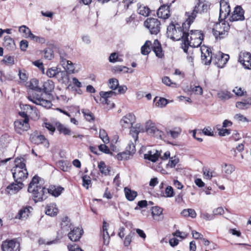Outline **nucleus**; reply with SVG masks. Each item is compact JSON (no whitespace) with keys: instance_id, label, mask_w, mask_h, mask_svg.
Returning a JSON list of instances; mask_svg holds the SVG:
<instances>
[{"instance_id":"1","label":"nucleus","mask_w":251,"mask_h":251,"mask_svg":"<svg viewBox=\"0 0 251 251\" xmlns=\"http://www.w3.org/2000/svg\"><path fill=\"white\" fill-rule=\"evenodd\" d=\"M41 181L40 178L35 176L28 186V192L31 193L33 200L35 202L45 200L48 193L54 197H58L64 190L63 187L55 186H51L49 189H46L42 185Z\"/></svg>"},{"instance_id":"2","label":"nucleus","mask_w":251,"mask_h":251,"mask_svg":"<svg viewBox=\"0 0 251 251\" xmlns=\"http://www.w3.org/2000/svg\"><path fill=\"white\" fill-rule=\"evenodd\" d=\"M146 131L147 133L157 139H162L164 138V134L163 131L159 130L156 126L155 123L151 120L146 122L145 127L141 124L138 123L132 127L130 129L129 135L132 136L133 141L136 143L138 139V134L140 132Z\"/></svg>"},{"instance_id":"3","label":"nucleus","mask_w":251,"mask_h":251,"mask_svg":"<svg viewBox=\"0 0 251 251\" xmlns=\"http://www.w3.org/2000/svg\"><path fill=\"white\" fill-rule=\"evenodd\" d=\"M203 39V33L200 30H192L190 33L187 31L184 38V42L182 43L181 48L187 53L189 47H198L201 44Z\"/></svg>"},{"instance_id":"4","label":"nucleus","mask_w":251,"mask_h":251,"mask_svg":"<svg viewBox=\"0 0 251 251\" xmlns=\"http://www.w3.org/2000/svg\"><path fill=\"white\" fill-rule=\"evenodd\" d=\"M210 2L207 0H196V3L192 10L185 13L186 25L192 24L198 14L206 13L210 9Z\"/></svg>"},{"instance_id":"5","label":"nucleus","mask_w":251,"mask_h":251,"mask_svg":"<svg viewBox=\"0 0 251 251\" xmlns=\"http://www.w3.org/2000/svg\"><path fill=\"white\" fill-rule=\"evenodd\" d=\"M186 21L183 23L182 27L179 25L176 24H170L167 28V35L168 38H170L174 41L182 40V43L184 42V38L186 36V32L188 31L190 25H186Z\"/></svg>"},{"instance_id":"6","label":"nucleus","mask_w":251,"mask_h":251,"mask_svg":"<svg viewBox=\"0 0 251 251\" xmlns=\"http://www.w3.org/2000/svg\"><path fill=\"white\" fill-rule=\"evenodd\" d=\"M11 171L15 181L23 182V181L27 177L28 175L25 164L24 162V159L16 158L15 167L11 170Z\"/></svg>"},{"instance_id":"7","label":"nucleus","mask_w":251,"mask_h":251,"mask_svg":"<svg viewBox=\"0 0 251 251\" xmlns=\"http://www.w3.org/2000/svg\"><path fill=\"white\" fill-rule=\"evenodd\" d=\"M229 28L228 23L225 21L216 23L213 29V34L216 38H224L228 35Z\"/></svg>"},{"instance_id":"8","label":"nucleus","mask_w":251,"mask_h":251,"mask_svg":"<svg viewBox=\"0 0 251 251\" xmlns=\"http://www.w3.org/2000/svg\"><path fill=\"white\" fill-rule=\"evenodd\" d=\"M27 99L33 103L42 106L44 107L49 108L51 105L52 103L50 100H47L43 97V95H40L34 92L32 94H29L27 96Z\"/></svg>"},{"instance_id":"9","label":"nucleus","mask_w":251,"mask_h":251,"mask_svg":"<svg viewBox=\"0 0 251 251\" xmlns=\"http://www.w3.org/2000/svg\"><path fill=\"white\" fill-rule=\"evenodd\" d=\"M144 25L147 28L151 34L156 35L160 30V22L156 18H148L144 22Z\"/></svg>"},{"instance_id":"10","label":"nucleus","mask_w":251,"mask_h":251,"mask_svg":"<svg viewBox=\"0 0 251 251\" xmlns=\"http://www.w3.org/2000/svg\"><path fill=\"white\" fill-rule=\"evenodd\" d=\"M28 118L25 119H19L15 121L14 126L16 132L22 134L24 132L27 131L30 128Z\"/></svg>"},{"instance_id":"11","label":"nucleus","mask_w":251,"mask_h":251,"mask_svg":"<svg viewBox=\"0 0 251 251\" xmlns=\"http://www.w3.org/2000/svg\"><path fill=\"white\" fill-rule=\"evenodd\" d=\"M20 244L15 239L3 241L1 245L2 251H20Z\"/></svg>"},{"instance_id":"12","label":"nucleus","mask_w":251,"mask_h":251,"mask_svg":"<svg viewBox=\"0 0 251 251\" xmlns=\"http://www.w3.org/2000/svg\"><path fill=\"white\" fill-rule=\"evenodd\" d=\"M135 117L134 115L131 113H128L124 116L120 120V125L123 129L129 128L131 129L133 123L135 122Z\"/></svg>"},{"instance_id":"13","label":"nucleus","mask_w":251,"mask_h":251,"mask_svg":"<svg viewBox=\"0 0 251 251\" xmlns=\"http://www.w3.org/2000/svg\"><path fill=\"white\" fill-rule=\"evenodd\" d=\"M201 57L202 63L205 65H209L212 59V52L210 51V49L206 46H203L201 48Z\"/></svg>"},{"instance_id":"14","label":"nucleus","mask_w":251,"mask_h":251,"mask_svg":"<svg viewBox=\"0 0 251 251\" xmlns=\"http://www.w3.org/2000/svg\"><path fill=\"white\" fill-rule=\"evenodd\" d=\"M239 61L247 69L251 68V54L249 52H241L239 55Z\"/></svg>"},{"instance_id":"15","label":"nucleus","mask_w":251,"mask_h":251,"mask_svg":"<svg viewBox=\"0 0 251 251\" xmlns=\"http://www.w3.org/2000/svg\"><path fill=\"white\" fill-rule=\"evenodd\" d=\"M229 58L228 54L219 52L215 56V63L217 64L218 67L222 68L226 64Z\"/></svg>"},{"instance_id":"16","label":"nucleus","mask_w":251,"mask_h":251,"mask_svg":"<svg viewBox=\"0 0 251 251\" xmlns=\"http://www.w3.org/2000/svg\"><path fill=\"white\" fill-rule=\"evenodd\" d=\"M83 233V230L78 227H73L71 228L70 232L68 234L69 238L73 242L78 241Z\"/></svg>"},{"instance_id":"17","label":"nucleus","mask_w":251,"mask_h":251,"mask_svg":"<svg viewBox=\"0 0 251 251\" xmlns=\"http://www.w3.org/2000/svg\"><path fill=\"white\" fill-rule=\"evenodd\" d=\"M22 108L26 111L28 116L30 117L31 119L34 120L39 119L40 116L36 107L28 104H25L23 105Z\"/></svg>"},{"instance_id":"18","label":"nucleus","mask_w":251,"mask_h":251,"mask_svg":"<svg viewBox=\"0 0 251 251\" xmlns=\"http://www.w3.org/2000/svg\"><path fill=\"white\" fill-rule=\"evenodd\" d=\"M230 12L228 0H221L220 8V17L226 18Z\"/></svg>"},{"instance_id":"19","label":"nucleus","mask_w":251,"mask_h":251,"mask_svg":"<svg viewBox=\"0 0 251 251\" xmlns=\"http://www.w3.org/2000/svg\"><path fill=\"white\" fill-rule=\"evenodd\" d=\"M30 139L31 142L35 144H44L45 146L49 147V143L43 135H39L37 133L32 134L30 135Z\"/></svg>"},{"instance_id":"20","label":"nucleus","mask_w":251,"mask_h":251,"mask_svg":"<svg viewBox=\"0 0 251 251\" xmlns=\"http://www.w3.org/2000/svg\"><path fill=\"white\" fill-rule=\"evenodd\" d=\"M245 19L244 17V11L240 6H236L234 10V11L230 17V21H243Z\"/></svg>"},{"instance_id":"21","label":"nucleus","mask_w":251,"mask_h":251,"mask_svg":"<svg viewBox=\"0 0 251 251\" xmlns=\"http://www.w3.org/2000/svg\"><path fill=\"white\" fill-rule=\"evenodd\" d=\"M170 5H163L158 9L157 14L159 18L163 19H168L170 16Z\"/></svg>"},{"instance_id":"22","label":"nucleus","mask_w":251,"mask_h":251,"mask_svg":"<svg viewBox=\"0 0 251 251\" xmlns=\"http://www.w3.org/2000/svg\"><path fill=\"white\" fill-rule=\"evenodd\" d=\"M16 183H13L9 185L6 189V191L10 195H12L18 192L22 189L23 183L20 181H15Z\"/></svg>"},{"instance_id":"23","label":"nucleus","mask_w":251,"mask_h":251,"mask_svg":"<svg viewBox=\"0 0 251 251\" xmlns=\"http://www.w3.org/2000/svg\"><path fill=\"white\" fill-rule=\"evenodd\" d=\"M160 155V152L155 150L149 151L147 153L144 154V158L146 159L151 160L153 162H155L158 160L159 156Z\"/></svg>"},{"instance_id":"24","label":"nucleus","mask_w":251,"mask_h":251,"mask_svg":"<svg viewBox=\"0 0 251 251\" xmlns=\"http://www.w3.org/2000/svg\"><path fill=\"white\" fill-rule=\"evenodd\" d=\"M30 209H32L31 207H24L22 208L15 216V218L22 220H26L29 217L30 213Z\"/></svg>"},{"instance_id":"25","label":"nucleus","mask_w":251,"mask_h":251,"mask_svg":"<svg viewBox=\"0 0 251 251\" xmlns=\"http://www.w3.org/2000/svg\"><path fill=\"white\" fill-rule=\"evenodd\" d=\"M54 88V82L51 80H48L43 83L42 91L46 94L50 95Z\"/></svg>"},{"instance_id":"26","label":"nucleus","mask_w":251,"mask_h":251,"mask_svg":"<svg viewBox=\"0 0 251 251\" xmlns=\"http://www.w3.org/2000/svg\"><path fill=\"white\" fill-rule=\"evenodd\" d=\"M108 226V224H107L105 221H103L102 236L103 244L105 245H107L109 244L110 241V236L107 231Z\"/></svg>"},{"instance_id":"27","label":"nucleus","mask_w":251,"mask_h":251,"mask_svg":"<svg viewBox=\"0 0 251 251\" xmlns=\"http://www.w3.org/2000/svg\"><path fill=\"white\" fill-rule=\"evenodd\" d=\"M100 95L101 97L100 101L103 104H108V99L112 96H115L116 93L114 91L111 90L108 92L101 91L100 93Z\"/></svg>"},{"instance_id":"28","label":"nucleus","mask_w":251,"mask_h":251,"mask_svg":"<svg viewBox=\"0 0 251 251\" xmlns=\"http://www.w3.org/2000/svg\"><path fill=\"white\" fill-rule=\"evenodd\" d=\"M163 209L158 206H153L151 208V214L153 219L156 221H160L162 220L163 218H160V216L162 214Z\"/></svg>"},{"instance_id":"29","label":"nucleus","mask_w":251,"mask_h":251,"mask_svg":"<svg viewBox=\"0 0 251 251\" xmlns=\"http://www.w3.org/2000/svg\"><path fill=\"white\" fill-rule=\"evenodd\" d=\"M56 79L62 83L67 84L69 82L68 73L66 71H59Z\"/></svg>"},{"instance_id":"30","label":"nucleus","mask_w":251,"mask_h":251,"mask_svg":"<svg viewBox=\"0 0 251 251\" xmlns=\"http://www.w3.org/2000/svg\"><path fill=\"white\" fill-rule=\"evenodd\" d=\"M58 212V208L56 207V205L54 203H50L46 207V214L50 216H54L57 215Z\"/></svg>"},{"instance_id":"31","label":"nucleus","mask_w":251,"mask_h":251,"mask_svg":"<svg viewBox=\"0 0 251 251\" xmlns=\"http://www.w3.org/2000/svg\"><path fill=\"white\" fill-rule=\"evenodd\" d=\"M153 50L155 53L156 56L161 58L163 56V53L162 52V49L161 45L157 40H155L153 42Z\"/></svg>"},{"instance_id":"32","label":"nucleus","mask_w":251,"mask_h":251,"mask_svg":"<svg viewBox=\"0 0 251 251\" xmlns=\"http://www.w3.org/2000/svg\"><path fill=\"white\" fill-rule=\"evenodd\" d=\"M181 131L182 129L179 127H175L166 130L167 135H170L174 139L177 138Z\"/></svg>"},{"instance_id":"33","label":"nucleus","mask_w":251,"mask_h":251,"mask_svg":"<svg viewBox=\"0 0 251 251\" xmlns=\"http://www.w3.org/2000/svg\"><path fill=\"white\" fill-rule=\"evenodd\" d=\"M61 227L63 231H67L69 230H71V228L73 227L68 217H64L62 219Z\"/></svg>"},{"instance_id":"34","label":"nucleus","mask_w":251,"mask_h":251,"mask_svg":"<svg viewBox=\"0 0 251 251\" xmlns=\"http://www.w3.org/2000/svg\"><path fill=\"white\" fill-rule=\"evenodd\" d=\"M3 45L8 50H12L15 48L14 41L9 36L4 37Z\"/></svg>"},{"instance_id":"35","label":"nucleus","mask_w":251,"mask_h":251,"mask_svg":"<svg viewBox=\"0 0 251 251\" xmlns=\"http://www.w3.org/2000/svg\"><path fill=\"white\" fill-rule=\"evenodd\" d=\"M124 192L126 198L129 201H133L137 196L136 191L131 190L127 187L125 188Z\"/></svg>"},{"instance_id":"36","label":"nucleus","mask_w":251,"mask_h":251,"mask_svg":"<svg viewBox=\"0 0 251 251\" xmlns=\"http://www.w3.org/2000/svg\"><path fill=\"white\" fill-rule=\"evenodd\" d=\"M137 12L139 14L147 17L149 15L150 10L148 7L138 3L137 4Z\"/></svg>"},{"instance_id":"37","label":"nucleus","mask_w":251,"mask_h":251,"mask_svg":"<svg viewBox=\"0 0 251 251\" xmlns=\"http://www.w3.org/2000/svg\"><path fill=\"white\" fill-rule=\"evenodd\" d=\"M38 84V80L35 78H33L29 81L28 86L30 89L33 90H35L36 92H41L42 91V88L39 87Z\"/></svg>"},{"instance_id":"38","label":"nucleus","mask_w":251,"mask_h":251,"mask_svg":"<svg viewBox=\"0 0 251 251\" xmlns=\"http://www.w3.org/2000/svg\"><path fill=\"white\" fill-rule=\"evenodd\" d=\"M98 168L102 174L106 176L109 174L110 172V167L106 165L103 161H101L98 165Z\"/></svg>"},{"instance_id":"39","label":"nucleus","mask_w":251,"mask_h":251,"mask_svg":"<svg viewBox=\"0 0 251 251\" xmlns=\"http://www.w3.org/2000/svg\"><path fill=\"white\" fill-rule=\"evenodd\" d=\"M181 214L184 217H190L192 218H195L197 216L195 210L191 208L183 210L181 212Z\"/></svg>"},{"instance_id":"40","label":"nucleus","mask_w":251,"mask_h":251,"mask_svg":"<svg viewBox=\"0 0 251 251\" xmlns=\"http://www.w3.org/2000/svg\"><path fill=\"white\" fill-rule=\"evenodd\" d=\"M151 45L152 44L150 41H147L141 48L142 54L143 55L148 54L151 50Z\"/></svg>"},{"instance_id":"41","label":"nucleus","mask_w":251,"mask_h":251,"mask_svg":"<svg viewBox=\"0 0 251 251\" xmlns=\"http://www.w3.org/2000/svg\"><path fill=\"white\" fill-rule=\"evenodd\" d=\"M251 101L249 100V98L244 100V101H238L236 104V106L241 109H246L248 108L251 105Z\"/></svg>"},{"instance_id":"42","label":"nucleus","mask_w":251,"mask_h":251,"mask_svg":"<svg viewBox=\"0 0 251 251\" xmlns=\"http://www.w3.org/2000/svg\"><path fill=\"white\" fill-rule=\"evenodd\" d=\"M19 31L23 33V36L25 38H29L32 34L30 30L25 25H22L19 27Z\"/></svg>"},{"instance_id":"43","label":"nucleus","mask_w":251,"mask_h":251,"mask_svg":"<svg viewBox=\"0 0 251 251\" xmlns=\"http://www.w3.org/2000/svg\"><path fill=\"white\" fill-rule=\"evenodd\" d=\"M57 128L60 133H62L65 135H71V130L69 128L62 124H59L57 126Z\"/></svg>"},{"instance_id":"44","label":"nucleus","mask_w":251,"mask_h":251,"mask_svg":"<svg viewBox=\"0 0 251 251\" xmlns=\"http://www.w3.org/2000/svg\"><path fill=\"white\" fill-rule=\"evenodd\" d=\"M86 120L89 122H93L95 119V117L93 113L88 109H82L81 110Z\"/></svg>"},{"instance_id":"45","label":"nucleus","mask_w":251,"mask_h":251,"mask_svg":"<svg viewBox=\"0 0 251 251\" xmlns=\"http://www.w3.org/2000/svg\"><path fill=\"white\" fill-rule=\"evenodd\" d=\"M132 156L129 152L125 151L118 153L116 155V158L119 160H127L129 159L130 157Z\"/></svg>"},{"instance_id":"46","label":"nucleus","mask_w":251,"mask_h":251,"mask_svg":"<svg viewBox=\"0 0 251 251\" xmlns=\"http://www.w3.org/2000/svg\"><path fill=\"white\" fill-rule=\"evenodd\" d=\"M203 174L204 177L207 179H211L213 177L217 176V174L212 171H210L209 169H203Z\"/></svg>"},{"instance_id":"47","label":"nucleus","mask_w":251,"mask_h":251,"mask_svg":"<svg viewBox=\"0 0 251 251\" xmlns=\"http://www.w3.org/2000/svg\"><path fill=\"white\" fill-rule=\"evenodd\" d=\"M58 72L59 71L57 68L52 67L47 71L46 75L50 77H55L56 78Z\"/></svg>"},{"instance_id":"48","label":"nucleus","mask_w":251,"mask_h":251,"mask_svg":"<svg viewBox=\"0 0 251 251\" xmlns=\"http://www.w3.org/2000/svg\"><path fill=\"white\" fill-rule=\"evenodd\" d=\"M99 135L101 139L104 144H107L109 143V139L105 130L102 129H100Z\"/></svg>"},{"instance_id":"49","label":"nucleus","mask_w":251,"mask_h":251,"mask_svg":"<svg viewBox=\"0 0 251 251\" xmlns=\"http://www.w3.org/2000/svg\"><path fill=\"white\" fill-rule=\"evenodd\" d=\"M154 101H156L155 105L160 107H163L167 104V100L164 98H160L158 100V98L156 97L154 99Z\"/></svg>"},{"instance_id":"50","label":"nucleus","mask_w":251,"mask_h":251,"mask_svg":"<svg viewBox=\"0 0 251 251\" xmlns=\"http://www.w3.org/2000/svg\"><path fill=\"white\" fill-rule=\"evenodd\" d=\"M118 85L119 81L116 78H112L109 80L108 86L110 89L115 90Z\"/></svg>"},{"instance_id":"51","label":"nucleus","mask_w":251,"mask_h":251,"mask_svg":"<svg viewBox=\"0 0 251 251\" xmlns=\"http://www.w3.org/2000/svg\"><path fill=\"white\" fill-rule=\"evenodd\" d=\"M44 57L48 60H51L53 58V52L51 49L47 48L44 50Z\"/></svg>"},{"instance_id":"52","label":"nucleus","mask_w":251,"mask_h":251,"mask_svg":"<svg viewBox=\"0 0 251 251\" xmlns=\"http://www.w3.org/2000/svg\"><path fill=\"white\" fill-rule=\"evenodd\" d=\"M126 151L129 152L131 154H133L135 152L136 149L134 143L130 141L126 147Z\"/></svg>"},{"instance_id":"53","label":"nucleus","mask_w":251,"mask_h":251,"mask_svg":"<svg viewBox=\"0 0 251 251\" xmlns=\"http://www.w3.org/2000/svg\"><path fill=\"white\" fill-rule=\"evenodd\" d=\"M63 68L65 70V71L67 72L68 74H73L75 73V67L71 61H69L67 65L66 64L64 67H63Z\"/></svg>"},{"instance_id":"54","label":"nucleus","mask_w":251,"mask_h":251,"mask_svg":"<svg viewBox=\"0 0 251 251\" xmlns=\"http://www.w3.org/2000/svg\"><path fill=\"white\" fill-rule=\"evenodd\" d=\"M109 61L111 63H115L116 62H122L123 59L119 58L118 54L116 52L112 53L109 57Z\"/></svg>"},{"instance_id":"55","label":"nucleus","mask_w":251,"mask_h":251,"mask_svg":"<svg viewBox=\"0 0 251 251\" xmlns=\"http://www.w3.org/2000/svg\"><path fill=\"white\" fill-rule=\"evenodd\" d=\"M224 166L225 173L227 175L231 174L235 171V168L233 165L225 164Z\"/></svg>"},{"instance_id":"56","label":"nucleus","mask_w":251,"mask_h":251,"mask_svg":"<svg viewBox=\"0 0 251 251\" xmlns=\"http://www.w3.org/2000/svg\"><path fill=\"white\" fill-rule=\"evenodd\" d=\"M128 70L127 68L122 66H115L112 69V72L114 73H120L122 71L127 73L128 72Z\"/></svg>"},{"instance_id":"57","label":"nucleus","mask_w":251,"mask_h":251,"mask_svg":"<svg viewBox=\"0 0 251 251\" xmlns=\"http://www.w3.org/2000/svg\"><path fill=\"white\" fill-rule=\"evenodd\" d=\"M178 162L179 159L176 156L172 157L170 158V160L167 164V166L170 167L171 168H174L178 163Z\"/></svg>"},{"instance_id":"58","label":"nucleus","mask_w":251,"mask_h":251,"mask_svg":"<svg viewBox=\"0 0 251 251\" xmlns=\"http://www.w3.org/2000/svg\"><path fill=\"white\" fill-rule=\"evenodd\" d=\"M218 134L221 136H225L230 134V130L226 128H218Z\"/></svg>"},{"instance_id":"59","label":"nucleus","mask_w":251,"mask_h":251,"mask_svg":"<svg viewBox=\"0 0 251 251\" xmlns=\"http://www.w3.org/2000/svg\"><path fill=\"white\" fill-rule=\"evenodd\" d=\"M83 180V186L85 187L86 189H88L89 185L91 184V180L90 177L89 176L86 175L82 177Z\"/></svg>"},{"instance_id":"60","label":"nucleus","mask_w":251,"mask_h":251,"mask_svg":"<svg viewBox=\"0 0 251 251\" xmlns=\"http://www.w3.org/2000/svg\"><path fill=\"white\" fill-rule=\"evenodd\" d=\"M191 89L192 91L196 95H202L203 94V90L199 85L195 86Z\"/></svg>"},{"instance_id":"61","label":"nucleus","mask_w":251,"mask_h":251,"mask_svg":"<svg viewBox=\"0 0 251 251\" xmlns=\"http://www.w3.org/2000/svg\"><path fill=\"white\" fill-rule=\"evenodd\" d=\"M99 150L106 154H111L112 152L110 151L108 147L105 144H101L98 146Z\"/></svg>"},{"instance_id":"62","label":"nucleus","mask_w":251,"mask_h":251,"mask_svg":"<svg viewBox=\"0 0 251 251\" xmlns=\"http://www.w3.org/2000/svg\"><path fill=\"white\" fill-rule=\"evenodd\" d=\"M60 64L63 67H64L66 64L67 65V64L69 63L70 61L67 59V55L65 54H60Z\"/></svg>"},{"instance_id":"63","label":"nucleus","mask_w":251,"mask_h":251,"mask_svg":"<svg viewBox=\"0 0 251 251\" xmlns=\"http://www.w3.org/2000/svg\"><path fill=\"white\" fill-rule=\"evenodd\" d=\"M233 92L238 96H242L245 93H246V92L244 90H243L241 87H236L233 90Z\"/></svg>"},{"instance_id":"64","label":"nucleus","mask_w":251,"mask_h":251,"mask_svg":"<svg viewBox=\"0 0 251 251\" xmlns=\"http://www.w3.org/2000/svg\"><path fill=\"white\" fill-rule=\"evenodd\" d=\"M218 96L221 100H226L230 98L229 94L227 92L224 91L219 92Z\"/></svg>"}]
</instances>
